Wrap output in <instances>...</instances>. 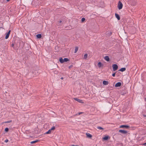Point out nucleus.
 <instances>
[{
    "label": "nucleus",
    "instance_id": "9",
    "mask_svg": "<svg viewBox=\"0 0 146 146\" xmlns=\"http://www.w3.org/2000/svg\"><path fill=\"white\" fill-rule=\"evenodd\" d=\"M108 84H109V82L108 81L104 80L103 82V84L104 85H107Z\"/></svg>",
    "mask_w": 146,
    "mask_h": 146
},
{
    "label": "nucleus",
    "instance_id": "13",
    "mask_svg": "<svg viewBox=\"0 0 146 146\" xmlns=\"http://www.w3.org/2000/svg\"><path fill=\"white\" fill-rule=\"evenodd\" d=\"M125 70L126 68H122L119 70V71L123 72L125 71Z\"/></svg>",
    "mask_w": 146,
    "mask_h": 146
},
{
    "label": "nucleus",
    "instance_id": "12",
    "mask_svg": "<svg viewBox=\"0 0 146 146\" xmlns=\"http://www.w3.org/2000/svg\"><path fill=\"white\" fill-rule=\"evenodd\" d=\"M86 135L87 137L89 138H91L92 137V135L88 133H86Z\"/></svg>",
    "mask_w": 146,
    "mask_h": 146
},
{
    "label": "nucleus",
    "instance_id": "7",
    "mask_svg": "<svg viewBox=\"0 0 146 146\" xmlns=\"http://www.w3.org/2000/svg\"><path fill=\"white\" fill-rule=\"evenodd\" d=\"M10 32L11 30H10L7 33H6V35L5 37L6 39H7L8 38L10 33Z\"/></svg>",
    "mask_w": 146,
    "mask_h": 146
},
{
    "label": "nucleus",
    "instance_id": "23",
    "mask_svg": "<svg viewBox=\"0 0 146 146\" xmlns=\"http://www.w3.org/2000/svg\"><path fill=\"white\" fill-rule=\"evenodd\" d=\"M9 128L7 127H6L5 129V131L6 132H7L9 131Z\"/></svg>",
    "mask_w": 146,
    "mask_h": 146
},
{
    "label": "nucleus",
    "instance_id": "16",
    "mask_svg": "<svg viewBox=\"0 0 146 146\" xmlns=\"http://www.w3.org/2000/svg\"><path fill=\"white\" fill-rule=\"evenodd\" d=\"M39 141L38 140H36L35 141H33L31 142L30 143L31 144H34L37 142H38Z\"/></svg>",
    "mask_w": 146,
    "mask_h": 146
},
{
    "label": "nucleus",
    "instance_id": "22",
    "mask_svg": "<svg viewBox=\"0 0 146 146\" xmlns=\"http://www.w3.org/2000/svg\"><path fill=\"white\" fill-rule=\"evenodd\" d=\"M12 121L11 120H10L8 121H5L4 122V123H9L11 122Z\"/></svg>",
    "mask_w": 146,
    "mask_h": 146
},
{
    "label": "nucleus",
    "instance_id": "35",
    "mask_svg": "<svg viewBox=\"0 0 146 146\" xmlns=\"http://www.w3.org/2000/svg\"><path fill=\"white\" fill-rule=\"evenodd\" d=\"M10 0H6L7 1H9Z\"/></svg>",
    "mask_w": 146,
    "mask_h": 146
},
{
    "label": "nucleus",
    "instance_id": "28",
    "mask_svg": "<svg viewBox=\"0 0 146 146\" xmlns=\"http://www.w3.org/2000/svg\"><path fill=\"white\" fill-rule=\"evenodd\" d=\"M11 46L13 47V48H14V43H12V44H11Z\"/></svg>",
    "mask_w": 146,
    "mask_h": 146
},
{
    "label": "nucleus",
    "instance_id": "3",
    "mask_svg": "<svg viewBox=\"0 0 146 146\" xmlns=\"http://www.w3.org/2000/svg\"><path fill=\"white\" fill-rule=\"evenodd\" d=\"M113 70V71H115L118 68V66L116 64H113L112 65Z\"/></svg>",
    "mask_w": 146,
    "mask_h": 146
},
{
    "label": "nucleus",
    "instance_id": "21",
    "mask_svg": "<svg viewBox=\"0 0 146 146\" xmlns=\"http://www.w3.org/2000/svg\"><path fill=\"white\" fill-rule=\"evenodd\" d=\"M87 57H88L87 54H86L84 55V58L86 59L87 58Z\"/></svg>",
    "mask_w": 146,
    "mask_h": 146
},
{
    "label": "nucleus",
    "instance_id": "14",
    "mask_svg": "<svg viewBox=\"0 0 146 146\" xmlns=\"http://www.w3.org/2000/svg\"><path fill=\"white\" fill-rule=\"evenodd\" d=\"M36 36L37 38H41L42 37L41 35L40 34H38L36 35Z\"/></svg>",
    "mask_w": 146,
    "mask_h": 146
},
{
    "label": "nucleus",
    "instance_id": "25",
    "mask_svg": "<svg viewBox=\"0 0 146 146\" xmlns=\"http://www.w3.org/2000/svg\"><path fill=\"white\" fill-rule=\"evenodd\" d=\"M62 22V21L60 20V21L58 22V25H60V23H61Z\"/></svg>",
    "mask_w": 146,
    "mask_h": 146
},
{
    "label": "nucleus",
    "instance_id": "15",
    "mask_svg": "<svg viewBox=\"0 0 146 146\" xmlns=\"http://www.w3.org/2000/svg\"><path fill=\"white\" fill-rule=\"evenodd\" d=\"M103 65L101 62H99L98 64V66L99 68L101 67Z\"/></svg>",
    "mask_w": 146,
    "mask_h": 146
},
{
    "label": "nucleus",
    "instance_id": "34",
    "mask_svg": "<svg viewBox=\"0 0 146 146\" xmlns=\"http://www.w3.org/2000/svg\"><path fill=\"white\" fill-rule=\"evenodd\" d=\"M61 79H62V80L63 79V77H61Z\"/></svg>",
    "mask_w": 146,
    "mask_h": 146
},
{
    "label": "nucleus",
    "instance_id": "33",
    "mask_svg": "<svg viewBox=\"0 0 146 146\" xmlns=\"http://www.w3.org/2000/svg\"><path fill=\"white\" fill-rule=\"evenodd\" d=\"M82 113H83L82 112H80V113H79V115H80V114H82Z\"/></svg>",
    "mask_w": 146,
    "mask_h": 146
},
{
    "label": "nucleus",
    "instance_id": "2",
    "mask_svg": "<svg viewBox=\"0 0 146 146\" xmlns=\"http://www.w3.org/2000/svg\"><path fill=\"white\" fill-rule=\"evenodd\" d=\"M117 7L119 9V10H120L122 9L123 7V4L120 1H119Z\"/></svg>",
    "mask_w": 146,
    "mask_h": 146
},
{
    "label": "nucleus",
    "instance_id": "37",
    "mask_svg": "<svg viewBox=\"0 0 146 146\" xmlns=\"http://www.w3.org/2000/svg\"><path fill=\"white\" fill-rule=\"evenodd\" d=\"M145 100L146 101V98H145Z\"/></svg>",
    "mask_w": 146,
    "mask_h": 146
},
{
    "label": "nucleus",
    "instance_id": "10",
    "mask_svg": "<svg viewBox=\"0 0 146 146\" xmlns=\"http://www.w3.org/2000/svg\"><path fill=\"white\" fill-rule=\"evenodd\" d=\"M104 59L108 62L110 60V58L108 56H106L104 57Z\"/></svg>",
    "mask_w": 146,
    "mask_h": 146
},
{
    "label": "nucleus",
    "instance_id": "20",
    "mask_svg": "<svg viewBox=\"0 0 146 146\" xmlns=\"http://www.w3.org/2000/svg\"><path fill=\"white\" fill-rule=\"evenodd\" d=\"M51 131L50 129L47 132L45 133V134H50L51 133Z\"/></svg>",
    "mask_w": 146,
    "mask_h": 146
},
{
    "label": "nucleus",
    "instance_id": "11",
    "mask_svg": "<svg viewBox=\"0 0 146 146\" xmlns=\"http://www.w3.org/2000/svg\"><path fill=\"white\" fill-rule=\"evenodd\" d=\"M115 17L118 20H119L120 19V17L119 15L116 13L115 14Z\"/></svg>",
    "mask_w": 146,
    "mask_h": 146
},
{
    "label": "nucleus",
    "instance_id": "36",
    "mask_svg": "<svg viewBox=\"0 0 146 146\" xmlns=\"http://www.w3.org/2000/svg\"><path fill=\"white\" fill-rule=\"evenodd\" d=\"M135 4H136V3H135H135H134V4H133V5H135Z\"/></svg>",
    "mask_w": 146,
    "mask_h": 146
},
{
    "label": "nucleus",
    "instance_id": "30",
    "mask_svg": "<svg viewBox=\"0 0 146 146\" xmlns=\"http://www.w3.org/2000/svg\"><path fill=\"white\" fill-rule=\"evenodd\" d=\"M142 145H145V146L146 145V142L145 143H143L142 144Z\"/></svg>",
    "mask_w": 146,
    "mask_h": 146
},
{
    "label": "nucleus",
    "instance_id": "17",
    "mask_svg": "<svg viewBox=\"0 0 146 146\" xmlns=\"http://www.w3.org/2000/svg\"><path fill=\"white\" fill-rule=\"evenodd\" d=\"M97 128L101 130H104V129L103 128L100 126L97 127Z\"/></svg>",
    "mask_w": 146,
    "mask_h": 146
},
{
    "label": "nucleus",
    "instance_id": "32",
    "mask_svg": "<svg viewBox=\"0 0 146 146\" xmlns=\"http://www.w3.org/2000/svg\"><path fill=\"white\" fill-rule=\"evenodd\" d=\"M143 117H146V115L143 114Z\"/></svg>",
    "mask_w": 146,
    "mask_h": 146
},
{
    "label": "nucleus",
    "instance_id": "1",
    "mask_svg": "<svg viewBox=\"0 0 146 146\" xmlns=\"http://www.w3.org/2000/svg\"><path fill=\"white\" fill-rule=\"evenodd\" d=\"M69 61V59L67 58H64V59H63L62 58H60L59 59V61L61 63H62L64 62H67Z\"/></svg>",
    "mask_w": 146,
    "mask_h": 146
},
{
    "label": "nucleus",
    "instance_id": "31",
    "mask_svg": "<svg viewBox=\"0 0 146 146\" xmlns=\"http://www.w3.org/2000/svg\"><path fill=\"white\" fill-rule=\"evenodd\" d=\"M72 65H70V66H69V68H71L72 67Z\"/></svg>",
    "mask_w": 146,
    "mask_h": 146
},
{
    "label": "nucleus",
    "instance_id": "26",
    "mask_svg": "<svg viewBox=\"0 0 146 146\" xmlns=\"http://www.w3.org/2000/svg\"><path fill=\"white\" fill-rule=\"evenodd\" d=\"M85 20V19L84 18H82L81 19V21L82 22H84Z\"/></svg>",
    "mask_w": 146,
    "mask_h": 146
},
{
    "label": "nucleus",
    "instance_id": "4",
    "mask_svg": "<svg viewBox=\"0 0 146 146\" xmlns=\"http://www.w3.org/2000/svg\"><path fill=\"white\" fill-rule=\"evenodd\" d=\"M119 127L120 128L128 129L130 127V126L127 125H122L120 126Z\"/></svg>",
    "mask_w": 146,
    "mask_h": 146
},
{
    "label": "nucleus",
    "instance_id": "24",
    "mask_svg": "<svg viewBox=\"0 0 146 146\" xmlns=\"http://www.w3.org/2000/svg\"><path fill=\"white\" fill-rule=\"evenodd\" d=\"M55 127L54 126H53L50 129L51 131L52 130H54L55 129Z\"/></svg>",
    "mask_w": 146,
    "mask_h": 146
},
{
    "label": "nucleus",
    "instance_id": "6",
    "mask_svg": "<svg viewBox=\"0 0 146 146\" xmlns=\"http://www.w3.org/2000/svg\"><path fill=\"white\" fill-rule=\"evenodd\" d=\"M74 99L77 102H79L80 103H83V102H82V100L81 99H78L77 98H74Z\"/></svg>",
    "mask_w": 146,
    "mask_h": 146
},
{
    "label": "nucleus",
    "instance_id": "5",
    "mask_svg": "<svg viewBox=\"0 0 146 146\" xmlns=\"http://www.w3.org/2000/svg\"><path fill=\"white\" fill-rule=\"evenodd\" d=\"M119 132L121 133L124 134H126L127 133V131L124 130H119Z\"/></svg>",
    "mask_w": 146,
    "mask_h": 146
},
{
    "label": "nucleus",
    "instance_id": "18",
    "mask_svg": "<svg viewBox=\"0 0 146 146\" xmlns=\"http://www.w3.org/2000/svg\"><path fill=\"white\" fill-rule=\"evenodd\" d=\"M78 47L76 46L75 47V50L74 52L75 53H76L77 52V51H78Z\"/></svg>",
    "mask_w": 146,
    "mask_h": 146
},
{
    "label": "nucleus",
    "instance_id": "27",
    "mask_svg": "<svg viewBox=\"0 0 146 146\" xmlns=\"http://www.w3.org/2000/svg\"><path fill=\"white\" fill-rule=\"evenodd\" d=\"M115 73H113L112 74V76L113 77H115Z\"/></svg>",
    "mask_w": 146,
    "mask_h": 146
},
{
    "label": "nucleus",
    "instance_id": "29",
    "mask_svg": "<svg viewBox=\"0 0 146 146\" xmlns=\"http://www.w3.org/2000/svg\"><path fill=\"white\" fill-rule=\"evenodd\" d=\"M8 140L7 139H6V140H5V143H7L8 141Z\"/></svg>",
    "mask_w": 146,
    "mask_h": 146
},
{
    "label": "nucleus",
    "instance_id": "8",
    "mask_svg": "<svg viewBox=\"0 0 146 146\" xmlns=\"http://www.w3.org/2000/svg\"><path fill=\"white\" fill-rule=\"evenodd\" d=\"M121 85V83L120 82H118L115 85V87H120Z\"/></svg>",
    "mask_w": 146,
    "mask_h": 146
},
{
    "label": "nucleus",
    "instance_id": "19",
    "mask_svg": "<svg viewBox=\"0 0 146 146\" xmlns=\"http://www.w3.org/2000/svg\"><path fill=\"white\" fill-rule=\"evenodd\" d=\"M108 139V136H106L103 138V139L104 140H107Z\"/></svg>",
    "mask_w": 146,
    "mask_h": 146
}]
</instances>
